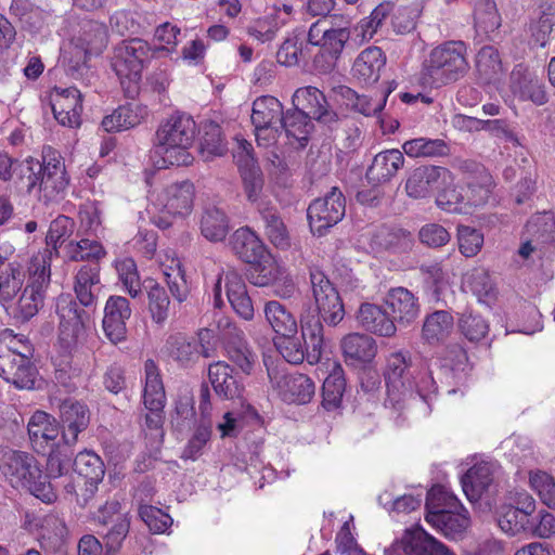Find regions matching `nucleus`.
I'll list each match as a JSON object with an SVG mask.
<instances>
[{
  "label": "nucleus",
  "instance_id": "obj_1",
  "mask_svg": "<svg viewBox=\"0 0 555 555\" xmlns=\"http://www.w3.org/2000/svg\"><path fill=\"white\" fill-rule=\"evenodd\" d=\"M312 298L301 307L299 321L301 338L309 347L308 359L311 363L319 362L324 346V326L338 325L345 309L339 293L320 270L310 271Z\"/></svg>",
  "mask_w": 555,
  "mask_h": 555
},
{
  "label": "nucleus",
  "instance_id": "obj_2",
  "mask_svg": "<svg viewBox=\"0 0 555 555\" xmlns=\"http://www.w3.org/2000/svg\"><path fill=\"white\" fill-rule=\"evenodd\" d=\"M387 398L385 408L399 424L411 403L428 404L436 391V383L426 366L412 364L409 354L395 352L387 360L385 371Z\"/></svg>",
  "mask_w": 555,
  "mask_h": 555
},
{
  "label": "nucleus",
  "instance_id": "obj_3",
  "mask_svg": "<svg viewBox=\"0 0 555 555\" xmlns=\"http://www.w3.org/2000/svg\"><path fill=\"white\" fill-rule=\"evenodd\" d=\"M195 133V121L189 115L177 113L163 121L154 141V153L162 158V166H190Z\"/></svg>",
  "mask_w": 555,
  "mask_h": 555
},
{
  "label": "nucleus",
  "instance_id": "obj_4",
  "mask_svg": "<svg viewBox=\"0 0 555 555\" xmlns=\"http://www.w3.org/2000/svg\"><path fill=\"white\" fill-rule=\"evenodd\" d=\"M0 472L15 489H25L46 503L56 500L54 487L47 481L36 459L24 451L0 448Z\"/></svg>",
  "mask_w": 555,
  "mask_h": 555
},
{
  "label": "nucleus",
  "instance_id": "obj_5",
  "mask_svg": "<svg viewBox=\"0 0 555 555\" xmlns=\"http://www.w3.org/2000/svg\"><path fill=\"white\" fill-rule=\"evenodd\" d=\"M42 158V164L33 158L26 159L22 165L21 172L27 180V192L36 191L38 199L48 205L64 197L69 179L59 153L48 149Z\"/></svg>",
  "mask_w": 555,
  "mask_h": 555
},
{
  "label": "nucleus",
  "instance_id": "obj_6",
  "mask_svg": "<svg viewBox=\"0 0 555 555\" xmlns=\"http://www.w3.org/2000/svg\"><path fill=\"white\" fill-rule=\"evenodd\" d=\"M27 282L22 294L1 304L16 323L28 322L43 305L46 289L50 283V257L47 253L35 255L27 269Z\"/></svg>",
  "mask_w": 555,
  "mask_h": 555
},
{
  "label": "nucleus",
  "instance_id": "obj_7",
  "mask_svg": "<svg viewBox=\"0 0 555 555\" xmlns=\"http://www.w3.org/2000/svg\"><path fill=\"white\" fill-rule=\"evenodd\" d=\"M156 50L140 38L125 40L114 48L111 65L128 98L138 94L143 69Z\"/></svg>",
  "mask_w": 555,
  "mask_h": 555
},
{
  "label": "nucleus",
  "instance_id": "obj_8",
  "mask_svg": "<svg viewBox=\"0 0 555 555\" xmlns=\"http://www.w3.org/2000/svg\"><path fill=\"white\" fill-rule=\"evenodd\" d=\"M467 69L466 46L462 41H449L431 50L422 79L425 85L439 88L456 81Z\"/></svg>",
  "mask_w": 555,
  "mask_h": 555
},
{
  "label": "nucleus",
  "instance_id": "obj_9",
  "mask_svg": "<svg viewBox=\"0 0 555 555\" xmlns=\"http://www.w3.org/2000/svg\"><path fill=\"white\" fill-rule=\"evenodd\" d=\"M349 21L335 27L330 20H319L308 31V44L318 47L319 52L313 56V65L320 73L331 72L349 40Z\"/></svg>",
  "mask_w": 555,
  "mask_h": 555
},
{
  "label": "nucleus",
  "instance_id": "obj_10",
  "mask_svg": "<svg viewBox=\"0 0 555 555\" xmlns=\"http://www.w3.org/2000/svg\"><path fill=\"white\" fill-rule=\"evenodd\" d=\"M107 42L105 26L94 21L82 24L68 48L64 50L63 63L74 79H80L88 70L87 62L91 55L100 54Z\"/></svg>",
  "mask_w": 555,
  "mask_h": 555
},
{
  "label": "nucleus",
  "instance_id": "obj_11",
  "mask_svg": "<svg viewBox=\"0 0 555 555\" xmlns=\"http://www.w3.org/2000/svg\"><path fill=\"white\" fill-rule=\"evenodd\" d=\"M59 323V344L65 352H73L87 340L88 313L78 307L69 296H60L56 302Z\"/></svg>",
  "mask_w": 555,
  "mask_h": 555
},
{
  "label": "nucleus",
  "instance_id": "obj_12",
  "mask_svg": "<svg viewBox=\"0 0 555 555\" xmlns=\"http://www.w3.org/2000/svg\"><path fill=\"white\" fill-rule=\"evenodd\" d=\"M194 196L195 189L190 181L172 183L153 194L151 204L163 215L155 219V224L159 228H168L171 221L167 217L189 216L193 209Z\"/></svg>",
  "mask_w": 555,
  "mask_h": 555
},
{
  "label": "nucleus",
  "instance_id": "obj_13",
  "mask_svg": "<svg viewBox=\"0 0 555 555\" xmlns=\"http://www.w3.org/2000/svg\"><path fill=\"white\" fill-rule=\"evenodd\" d=\"M22 349L11 346L0 350V376L17 389L35 388L38 371L31 363L33 348L28 339H23Z\"/></svg>",
  "mask_w": 555,
  "mask_h": 555
},
{
  "label": "nucleus",
  "instance_id": "obj_14",
  "mask_svg": "<svg viewBox=\"0 0 555 555\" xmlns=\"http://www.w3.org/2000/svg\"><path fill=\"white\" fill-rule=\"evenodd\" d=\"M283 105L274 96L262 95L253 103L251 122L258 146L270 147L281 137Z\"/></svg>",
  "mask_w": 555,
  "mask_h": 555
},
{
  "label": "nucleus",
  "instance_id": "obj_15",
  "mask_svg": "<svg viewBox=\"0 0 555 555\" xmlns=\"http://www.w3.org/2000/svg\"><path fill=\"white\" fill-rule=\"evenodd\" d=\"M224 282L225 295L234 312L246 321L253 320L255 309L253 300L247 292L243 278L234 270H221L214 283V306L221 308L224 305L222 298V283Z\"/></svg>",
  "mask_w": 555,
  "mask_h": 555
},
{
  "label": "nucleus",
  "instance_id": "obj_16",
  "mask_svg": "<svg viewBox=\"0 0 555 555\" xmlns=\"http://www.w3.org/2000/svg\"><path fill=\"white\" fill-rule=\"evenodd\" d=\"M346 202L343 193L336 186L323 197L314 199L307 209L309 225L313 234L319 236L337 224L345 216Z\"/></svg>",
  "mask_w": 555,
  "mask_h": 555
},
{
  "label": "nucleus",
  "instance_id": "obj_17",
  "mask_svg": "<svg viewBox=\"0 0 555 555\" xmlns=\"http://www.w3.org/2000/svg\"><path fill=\"white\" fill-rule=\"evenodd\" d=\"M214 338L212 331L202 328L197 337H188L182 334L171 335L166 343L168 354L183 366L195 363L199 357L210 358L215 347L210 343Z\"/></svg>",
  "mask_w": 555,
  "mask_h": 555
},
{
  "label": "nucleus",
  "instance_id": "obj_18",
  "mask_svg": "<svg viewBox=\"0 0 555 555\" xmlns=\"http://www.w3.org/2000/svg\"><path fill=\"white\" fill-rule=\"evenodd\" d=\"M272 387L286 403L306 404L315 392L314 383L305 374H286L278 369H268Z\"/></svg>",
  "mask_w": 555,
  "mask_h": 555
},
{
  "label": "nucleus",
  "instance_id": "obj_19",
  "mask_svg": "<svg viewBox=\"0 0 555 555\" xmlns=\"http://www.w3.org/2000/svg\"><path fill=\"white\" fill-rule=\"evenodd\" d=\"M220 338L228 358L245 374H250L257 361V354L250 349L244 332L228 319L218 323Z\"/></svg>",
  "mask_w": 555,
  "mask_h": 555
},
{
  "label": "nucleus",
  "instance_id": "obj_20",
  "mask_svg": "<svg viewBox=\"0 0 555 555\" xmlns=\"http://www.w3.org/2000/svg\"><path fill=\"white\" fill-rule=\"evenodd\" d=\"M54 118L64 127L76 128L81 124L82 100L78 89L55 87L50 93Z\"/></svg>",
  "mask_w": 555,
  "mask_h": 555
},
{
  "label": "nucleus",
  "instance_id": "obj_21",
  "mask_svg": "<svg viewBox=\"0 0 555 555\" xmlns=\"http://www.w3.org/2000/svg\"><path fill=\"white\" fill-rule=\"evenodd\" d=\"M295 109L304 111L307 117L314 118L325 125L336 121L337 115L328 108L322 91L312 86L298 88L292 98Z\"/></svg>",
  "mask_w": 555,
  "mask_h": 555
},
{
  "label": "nucleus",
  "instance_id": "obj_22",
  "mask_svg": "<svg viewBox=\"0 0 555 555\" xmlns=\"http://www.w3.org/2000/svg\"><path fill=\"white\" fill-rule=\"evenodd\" d=\"M131 317V308L127 298L109 296L104 308L103 330L106 337L118 344L126 338V321Z\"/></svg>",
  "mask_w": 555,
  "mask_h": 555
},
{
  "label": "nucleus",
  "instance_id": "obj_23",
  "mask_svg": "<svg viewBox=\"0 0 555 555\" xmlns=\"http://www.w3.org/2000/svg\"><path fill=\"white\" fill-rule=\"evenodd\" d=\"M62 439L66 444H74L78 435L86 430L90 423V412L86 404L65 400L60 406Z\"/></svg>",
  "mask_w": 555,
  "mask_h": 555
},
{
  "label": "nucleus",
  "instance_id": "obj_24",
  "mask_svg": "<svg viewBox=\"0 0 555 555\" xmlns=\"http://www.w3.org/2000/svg\"><path fill=\"white\" fill-rule=\"evenodd\" d=\"M384 306L391 313L393 322L403 326L410 325L420 314L417 298L403 287L390 289L384 298Z\"/></svg>",
  "mask_w": 555,
  "mask_h": 555
},
{
  "label": "nucleus",
  "instance_id": "obj_25",
  "mask_svg": "<svg viewBox=\"0 0 555 555\" xmlns=\"http://www.w3.org/2000/svg\"><path fill=\"white\" fill-rule=\"evenodd\" d=\"M401 546L406 555H456L421 526L405 530Z\"/></svg>",
  "mask_w": 555,
  "mask_h": 555
},
{
  "label": "nucleus",
  "instance_id": "obj_26",
  "mask_svg": "<svg viewBox=\"0 0 555 555\" xmlns=\"http://www.w3.org/2000/svg\"><path fill=\"white\" fill-rule=\"evenodd\" d=\"M27 429L33 448L37 452H46L48 448L53 447L60 435L56 420L43 411H36L31 415Z\"/></svg>",
  "mask_w": 555,
  "mask_h": 555
},
{
  "label": "nucleus",
  "instance_id": "obj_27",
  "mask_svg": "<svg viewBox=\"0 0 555 555\" xmlns=\"http://www.w3.org/2000/svg\"><path fill=\"white\" fill-rule=\"evenodd\" d=\"M209 382L215 392L228 400L241 399L244 384L233 374V369L223 361H217L208 367Z\"/></svg>",
  "mask_w": 555,
  "mask_h": 555
},
{
  "label": "nucleus",
  "instance_id": "obj_28",
  "mask_svg": "<svg viewBox=\"0 0 555 555\" xmlns=\"http://www.w3.org/2000/svg\"><path fill=\"white\" fill-rule=\"evenodd\" d=\"M357 320L365 331L382 337H392L397 332V326L385 306L362 304Z\"/></svg>",
  "mask_w": 555,
  "mask_h": 555
},
{
  "label": "nucleus",
  "instance_id": "obj_29",
  "mask_svg": "<svg viewBox=\"0 0 555 555\" xmlns=\"http://www.w3.org/2000/svg\"><path fill=\"white\" fill-rule=\"evenodd\" d=\"M511 79V89L520 100L531 101L535 105H543L547 102L542 80L527 72L521 65L515 67Z\"/></svg>",
  "mask_w": 555,
  "mask_h": 555
},
{
  "label": "nucleus",
  "instance_id": "obj_30",
  "mask_svg": "<svg viewBox=\"0 0 555 555\" xmlns=\"http://www.w3.org/2000/svg\"><path fill=\"white\" fill-rule=\"evenodd\" d=\"M495 465L479 462L472 466L461 478L462 489L470 502L478 501L493 481Z\"/></svg>",
  "mask_w": 555,
  "mask_h": 555
},
{
  "label": "nucleus",
  "instance_id": "obj_31",
  "mask_svg": "<svg viewBox=\"0 0 555 555\" xmlns=\"http://www.w3.org/2000/svg\"><path fill=\"white\" fill-rule=\"evenodd\" d=\"M386 65V56L380 48L369 47L354 60L352 65L353 77L365 85L378 81L380 72Z\"/></svg>",
  "mask_w": 555,
  "mask_h": 555
},
{
  "label": "nucleus",
  "instance_id": "obj_32",
  "mask_svg": "<svg viewBox=\"0 0 555 555\" xmlns=\"http://www.w3.org/2000/svg\"><path fill=\"white\" fill-rule=\"evenodd\" d=\"M100 271L98 263L82 264L74 278V292L79 304L83 307H92L100 289Z\"/></svg>",
  "mask_w": 555,
  "mask_h": 555
},
{
  "label": "nucleus",
  "instance_id": "obj_33",
  "mask_svg": "<svg viewBox=\"0 0 555 555\" xmlns=\"http://www.w3.org/2000/svg\"><path fill=\"white\" fill-rule=\"evenodd\" d=\"M425 520L448 538H456L470 525L468 512L461 505V508H451L446 512L426 513Z\"/></svg>",
  "mask_w": 555,
  "mask_h": 555
},
{
  "label": "nucleus",
  "instance_id": "obj_34",
  "mask_svg": "<svg viewBox=\"0 0 555 555\" xmlns=\"http://www.w3.org/2000/svg\"><path fill=\"white\" fill-rule=\"evenodd\" d=\"M233 251L245 262L256 263L267 258V248L258 235L249 228L237 229L232 237Z\"/></svg>",
  "mask_w": 555,
  "mask_h": 555
},
{
  "label": "nucleus",
  "instance_id": "obj_35",
  "mask_svg": "<svg viewBox=\"0 0 555 555\" xmlns=\"http://www.w3.org/2000/svg\"><path fill=\"white\" fill-rule=\"evenodd\" d=\"M404 165V156L397 149L386 150L375 155L366 171V178L372 183H383L392 179Z\"/></svg>",
  "mask_w": 555,
  "mask_h": 555
},
{
  "label": "nucleus",
  "instance_id": "obj_36",
  "mask_svg": "<svg viewBox=\"0 0 555 555\" xmlns=\"http://www.w3.org/2000/svg\"><path fill=\"white\" fill-rule=\"evenodd\" d=\"M159 266L171 295L180 302L186 299L188 286L181 269V261L172 249L159 255Z\"/></svg>",
  "mask_w": 555,
  "mask_h": 555
},
{
  "label": "nucleus",
  "instance_id": "obj_37",
  "mask_svg": "<svg viewBox=\"0 0 555 555\" xmlns=\"http://www.w3.org/2000/svg\"><path fill=\"white\" fill-rule=\"evenodd\" d=\"M146 115L147 112L145 107L130 103L119 106L111 115L104 117L102 127L107 132L127 130L141 124Z\"/></svg>",
  "mask_w": 555,
  "mask_h": 555
},
{
  "label": "nucleus",
  "instance_id": "obj_38",
  "mask_svg": "<svg viewBox=\"0 0 555 555\" xmlns=\"http://www.w3.org/2000/svg\"><path fill=\"white\" fill-rule=\"evenodd\" d=\"M463 287L470 292L479 302L490 306L496 298V287L488 271L475 268L467 272L463 279Z\"/></svg>",
  "mask_w": 555,
  "mask_h": 555
},
{
  "label": "nucleus",
  "instance_id": "obj_39",
  "mask_svg": "<svg viewBox=\"0 0 555 555\" xmlns=\"http://www.w3.org/2000/svg\"><path fill=\"white\" fill-rule=\"evenodd\" d=\"M263 313L272 330L281 337H294L298 333L295 315L278 300L264 305Z\"/></svg>",
  "mask_w": 555,
  "mask_h": 555
},
{
  "label": "nucleus",
  "instance_id": "obj_40",
  "mask_svg": "<svg viewBox=\"0 0 555 555\" xmlns=\"http://www.w3.org/2000/svg\"><path fill=\"white\" fill-rule=\"evenodd\" d=\"M476 70L485 83H495L504 76L505 67L498 49L492 46L482 47L476 55Z\"/></svg>",
  "mask_w": 555,
  "mask_h": 555
},
{
  "label": "nucleus",
  "instance_id": "obj_41",
  "mask_svg": "<svg viewBox=\"0 0 555 555\" xmlns=\"http://www.w3.org/2000/svg\"><path fill=\"white\" fill-rule=\"evenodd\" d=\"M311 129L312 124L310 118L307 117L304 111L294 108L282 117L281 135L284 133L292 145L298 143L300 147H304L308 141Z\"/></svg>",
  "mask_w": 555,
  "mask_h": 555
},
{
  "label": "nucleus",
  "instance_id": "obj_42",
  "mask_svg": "<svg viewBox=\"0 0 555 555\" xmlns=\"http://www.w3.org/2000/svg\"><path fill=\"white\" fill-rule=\"evenodd\" d=\"M496 521L500 529L509 537L529 535V530L532 528V515L513 506L502 505L498 509Z\"/></svg>",
  "mask_w": 555,
  "mask_h": 555
},
{
  "label": "nucleus",
  "instance_id": "obj_43",
  "mask_svg": "<svg viewBox=\"0 0 555 555\" xmlns=\"http://www.w3.org/2000/svg\"><path fill=\"white\" fill-rule=\"evenodd\" d=\"M340 347L346 359L359 362H370L377 351L374 338L359 333L346 335Z\"/></svg>",
  "mask_w": 555,
  "mask_h": 555
},
{
  "label": "nucleus",
  "instance_id": "obj_44",
  "mask_svg": "<svg viewBox=\"0 0 555 555\" xmlns=\"http://www.w3.org/2000/svg\"><path fill=\"white\" fill-rule=\"evenodd\" d=\"M143 400L144 404H150L155 410L165 406L166 402V393L159 369L151 359L144 363Z\"/></svg>",
  "mask_w": 555,
  "mask_h": 555
},
{
  "label": "nucleus",
  "instance_id": "obj_45",
  "mask_svg": "<svg viewBox=\"0 0 555 555\" xmlns=\"http://www.w3.org/2000/svg\"><path fill=\"white\" fill-rule=\"evenodd\" d=\"M331 366L330 374L324 379L322 387V405L327 411L340 406L346 386L341 365L338 362H333Z\"/></svg>",
  "mask_w": 555,
  "mask_h": 555
},
{
  "label": "nucleus",
  "instance_id": "obj_46",
  "mask_svg": "<svg viewBox=\"0 0 555 555\" xmlns=\"http://www.w3.org/2000/svg\"><path fill=\"white\" fill-rule=\"evenodd\" d=\"M454 320L451 313L438 310L428 314L423 323L422 338L430 344L444 340L453 330Z\"/></svg>",
  "mask_w": 555,
  "mask_h": 555
},
{
  "label": "nucleus",
  "instance_id": "obj_47",
  "mask_svg": "<svg viewBox=\"0 0 555 555\" xmlns=\"http://www.w3.org/2000/svg\"><path fill=\"white\" fill-rule=\"evenodd\" d=\"M75 478L89 479V492L94 490V482H100L104 477V464L99 455L92 451H83L76 455L73 462Z\"/></svg>",
  "mask_w": 555,
  "mask_h": 555
},
{
  "label": "nucleus",
  "instance_id": "obj_48",
  "mask_svg": "<svg viewBox=\"0 0 555 555\" xmlns=\"http://www.w3.org/2000/svg\"><path fill=\"white\" fill-rule=\"evenodd\" d=\"M26 279L23 267L16 262H8L0 267V301L3 304L18 294Z\"/></svg>",
  "mask_w": 555,
  "mask_h": 555
},
{
  "label": "nucleus",
  "instance_id": "obj_49",
  "mask_svg": "<svg viewBox=\"0 0 555 555\" xmlns=\"http://www.w3.org/2000/svg\"><path fill=\"white\" fill-rule=\"evenodd\" d=\"M402 150L412 158L440 157L449 153L448 144L443 140L423 137L405 141Z\"/></svg>",
  "mask_w": 555,
  "mask_h": 555
},
{
  "label": "nucleus",
  "instance_id": "obj_50",
  "mask_svg": "<svg viewBox=\"0 0 555 555\" xmlns=\"http://www.w3.org/2000/svg\"><path fill=\"white\" fill-rule=\"evenodd\" d=\"M202 234L209 241H222L229 232L228 218L220 208L207 207L201 219Z\"/></svg>",
  "mask_w": 555,
  "mask_h": 555
},
{
  "label": "nucleus",
  "instance_id": "obj_51",
  "mask_svg": "<svg viewBox=\"0 0 555 555\" xmlns=\"http://www.w3.org/2000/svg\"><path fill=\"white\" fill-rule=\"evenodd\" d=\"M106 254L104 246L95 240L81 238L66 245V255L72 261H88L99 264Z\"/></svg>",
  "mask_w": 555,
  "mask_h": 555
},
{
  "label": "nucleus",
  "instance_id": "obj_52",
  "mask_svg": "<svg viewBox=\"0 0 555 555\" xmlns=\"http://www.w3.org/2000/svg\"><path fill=\"white\" fill-rule=\"evenodd\" d=\"M475 28L478 33L490 34L501 26V16L494 0H477L474 11Z\"/></svg>",
  "mask_w": 555,
  "mask_h": 555
},
{
  "label": "nucleus",
  "instance_id": "obj_53",
  "mask_svg": "<svg viewBox=\"0 0 555 555\" xmlns=\"http://www.w3.org/2000/svg\"><path fill=\"white\" fill-rule=\"evenodd\" d=\"M240 171L248 201L256 205L259 212L269 208V203L262 194L263 178L259 167L246 168Z\"/></svg>",
  "mask_w": 555,
  "mask_h": 555
},
{
  "label": "nucleus",
  "instance_id": "obj_54",
  "mask_svg": "<svg viewBox=\"0 0 555 555\" xmlns=\"http://www.w3.org/2000/svg\"><path fill=\"white\" fill-rule=\"evenodd\" d=\"M390 3H380L377 5L370 16L361 20L354 27L356 38L361 42L370 41L383 25L384 21L391 12Z\"/></svg>",
  "mask_w": 555,
  "mask_h": 555
},
{
  "label": "nucleus",
  "instance_id": "obj_55",
  "mask_svg": "<svg viewBox=\"0 0 555 555\" xmlns=\"http://www.w3.org/2000/svg\"><path fill=\"white\" fill-rule=\"evenodd\" d=\"M266 223V234L269 241L276 247L285 249L289 246L287 229L276 210L269 207L260 211Z\"/></svg>",
  "mask_w": 555,
  "mask_h": 555
},
{
  "label": "nucleus",
  "instance_id": "obj_56",
  "mask_svg": "<svg viewBox=\"0 0 555 555\" xmlns=\"http://www.w3.org/2000/svg\"><path fill=\"white\" fill-rule=\"evenodd\" d=\"M251 264L253 267L248 272V280L258 287L271 285L282 269V267L271 258L269 253H267V258Z\"/></svg>",
  "mask_w": 555,
  "mask_h": 555
},
{
  "label": "nucleus",
  "instance_id": "obj_57",
  "mask_svg": "<svg viewBox=\"0 0 555 555\" xmlns=\"http://www.w3.org/2000/svg\"><path fill=\"white\" fill-rule=\"evenodd\" d=\"M451 508H461L459 499L447 487L433 486L427 493L426 513H442Z\"/></svg>",
  "mask_w": 555,
  "mask_h": 555
},
{
  "label": "nucleus",
  "instance_id": "obj_58",
  "mask_svg": "<svg viewBox=\"0 0 555 555\" xmlns=\"http://www.w3.org/2000/svg\"><path fill=\"white\" fill-rule=\"evenodd\" d=\"M459 328L469 341H479L489 333V323L477 313L465 311L459 319Z\"/></svg>",
  "mask_w": 555,
  "mask_h": 555
},
{
  "label": "nucleus",
  "instance_id": "obj_59",
  "mask_svg": "<svg viewBox=\"0 0 555 555\" xmlns=\"http://www.w3.org/2000/svg\"><path fill=\"white\" fill-rule=\"evenodd\" d=\"M529 483L543 504L555 509V479L545 472L535 470L530 472Z\"/></svg>",
  "mask_w": 555,
  "mask_h": 555
},
{
  "label": "nucleus",
  "instance_id": "obj_60",
  "mask_svg": "<svg viewBox=\"0 0 555 555\" xmlns=\"http://www.w3.org/2000/svg\"><path fill=\"white\" fill-rule=\"evenodd\" d=\"M30 529L38 530L41 539L54 542L61 541L66 533L63 519L53 514L35 518Z\"/></svg>",
  "mask_w": 555,
  "mask_h": 555
},
{
  "label": "nucleus",
  "instance_id": "obj_61",
  "mask_svg": "<svg viewBox=\"0 0 555 555\" xmlns=\"http://www.w3.org/2000/svg\"><path fill=\"white\" fill-rule=\"evenodd\" d=\"M116 270L128 294L135 298L141 293V282L137 264L132 258H124L116 261Z\"/></svg>",
  "mask_w": 555,
  "mask_h": 555
},
{
  "label": "nucleus",
  "instance_id": "obj_62",
  "mask_svg": "<svg viewBox=\"0 0 555 555\" xmlns=\"http://www.w3.org/2000/svg\"><path fill=\"white\" fill-rule=\"evenodd\" d=\"M459 249L465 257L476 256L483 246V234L480 230L468 225L457 227Z\"/></svg>",
  "mask_w": 555,
  "mask_h": 555
},
{
  "label": "nucleus",
  "instance_id": "obj_63",
  "mask_svg": "<svg viewBox=\"0 0 555 555\" xmlns=\"http://www.w3.org/2000/svg\"><path fill=\"white\" fill-rule=\"evenodd\" d=\"M436 203L447 212L468 214L466 196L453 185H447L439 191Z\"/></svg>",
  "mask_w": 555,
  "mask_h": 555
},
{
  "label": "nucleus",
  "instance_id": "obj_64",
  "mask_svg": "<svg viewBox=\"0 0 555 555\" xmlns=\"http://www.w3.org/2000/svg\"><path fill=\"white\" fill-rule=\"evenodd\" d=\"M278 61L285 66H293L299 63L300 60L308 59V44L304 47L296 36L287 38L278 51Z\"/></svg>",
  "mask_w": 555,
  "mask_h": 555
}]
</instances>
